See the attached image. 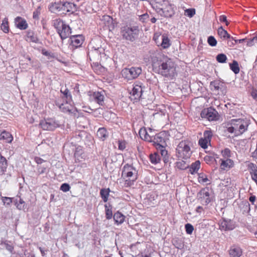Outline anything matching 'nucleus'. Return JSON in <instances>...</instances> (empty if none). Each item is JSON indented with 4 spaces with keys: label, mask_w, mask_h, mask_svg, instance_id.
<instances>
[{
    "label": "nucleus",
    "mask_w": 257,
    "mask_h": 257,
    "mask_svg": "<svg viewBox=\"0 0 257 257\" xmlns=\"http://www.w3.org/2000/svg\"><path fill=\"white\" fill-rule=\"evenodd\" d=\"M176 65L167 56H162V76L169 80L173 79L177 75Z\"/></svg>",
    "instance_id": "nucleus-1"
},
{
    "label": "nucleus",
    "mask_w": 257,
    "mask_h": 257,
    "mask_svg": "<svg viewBox=\"0 0 257 257\" xmlns=\"http://www.w3.org/2000/svg\"><path fill=\"white\" fill-rule=\"evenodd\" d=\"M229 123L231 126L227 127V131L234 133L235 136H238L247 131L250 123L247 119L238 118L231 119Z\"/></svg>",
    "instance_id": "nucleus-2"
},
{
    "label": "nucleus",
    "mask_w": 257,
    "mask_h": 257,
    "mask_svg": "<svg viewBox=\"0 0 257 257\" xmlns=\"http://www.w3.org/2000/svg\"><path fill=\"white\" fill-rule=\"evenodd\" d=\"M121 177L125 179L126 186H131L138 178V171L133 166L126 164L122 168Z\"/></svg>",
    "instance_id": "nucleus-3"
},
{
    "label": "nucleus",
    "mask_w": 257,
    "mask_h": 257,
    "mask_svg": "<svg viewBox=\"0 0 257 257\" xmlns=\"http://www.w3.org/2000/svg\"><path fill=\"white\" fill-rule=\"evenodd\" d=\"M120 32L123 39L133 42L138 37L139 27L126 25L121 28Z\"/></svg>",
    "instance_id": "nucleus-4"
},
{
    "label": "nucleus",
    "mask_w": 257,
    "mask_h": 257,
    "mask_svg": "<svg viewBox=\"0 0 257 257\" xmlns=\"http://www.w3.org/2000/svg\"><path fill=\"white\" fill-rule=\"evenodd\" d=\"M53 26L62 40L68 38L71 33L70 27L60 19L54 20Z\"/></svg>",
    "instance_id": "nucleus-5"
},
{
    "label": "nucleus",
    "mask_w": 257,
    "mask_h": 257,
    "mask_svg": "<svg viewBox=\"0 0 257 257\" xmlns=\"http://www.w3.org/2000/svg\"><path fill=\"white\" fill-rule=\"evenodd\" d=\"M170 135L168 131H162V137H165L164 139V142H162V159L165 164V167L166 168H169L170 164L171 163V160L172 159L170 156V154L168 152V149H166V147L167 146L166 143V140H168Z\"/></svg>",
    "instance_id": "nucleus-6"
},
{
    "label": "nucleus",
    "mask_w": 257,
    "mask_h": 257,
    "mask_svg": "<svg viewBox=\"0 0 257 257\" xmlns=\"http://www.w3.org/2000/svg\"><path fill=\"white\" fill-rule=\"evenodd\" d=\"M87 56L90 61L100 60V61L105 60L107 59V56L105 53V51L102 47L95 48L92 47L89 48Z\"/></svg>",
    "instance_id": "nucleus-7"
},
{
    "label": "nucleus",
    "mask_w": 257,
    "mask_h": 257,
    "mask_svg": "<svg viewBox=\"0 0 257 257\" xmlns=\"http://www.w3.org/2000/svg\"><path fill=\"white\" fill-rule=\"evenodd\" d=\"M198 200L203 205H207L213 200V193L209 187H205L200 190L197 194Z\"/></svg>",
    "instance_id": "nucleus-8"
},
{
    "label": "nucleus",
    "mask_w": 257,
    "mask_h": 257,
    "mask_svg": "<svg viewBox=\"0 0 257 257\" xmlns=\"http://www.w3.org/2000/svg\"><path fill=\"white\" fill-rule=\"evenodd\" d=\"M176 151L178 157L185 160L189 159L192 154L188 142L186 141L180 142L176 148Z\"/></svg>",
    "instance_id": "nucleus-9"
},
{
    "label": "nucleus",
    "mask_w": 257,
    "mask_h": 257,
    "mask_svg": "<svg viewBox=\"0 0 257 257\" xmlns=\"http://www.w3.org/2000/svg\"><path fill=\"white\" fill-rule=\"evenodd\" d=\"M145 86L140 82H136L134 83L133 88L130 92V98L134 102L138 101L144 91Z\"/></svg>",
    "instance_id": "nucleus-10"
},
{
    "label": "nucleus",
    "mask_w": 257,
    "mask_h": 257,
    "mask_svg": "<svg viewBox=\"0 0 257 257\" xmlns=\"http://www.w3.org/2000/svg\"><path fill=\"white\" fill-rule=\"evenodd\" d=\"M142 68L140 67H132L125 68L122 70V75L128 80L137 78L142 73Z\"/></svg>",
    "instance_id": "nucleus-11"
},
{
    "label": "nucleus",
    "mask_w": 257,
    "mask_h": 257,
    "mask_svg": "<svg viewBox=\"0 0 257 257\" xmlns=\"http://www.w3.org/2000/svg\"><path fill=\"white\" fill-rule=\"evenodd\" d=\"M39 125L45 131H52L60 126L58 122L52 118H48L41 120Z\"/></svg>",
    "instance_id": "nucleus-12"
},
{
    "label": "nucleus",
    "mask_w": 257,
    "mask_h": 257,
    "mask_svg": "<svg viewBox=\"0 0 257 257\" xmlns=\"http://www.w3.org/2000/svg\"><path fill=\"white\" fill-rule=\"evenodd\" d=\"M200 115L201 117L206 118L209 121H215L219 117L218 112L212 107L203 109Z\"/></svg>",
    "instance_id": "nucleus-13"
},
{
    "label": "nucleus",
    "mask_w": 257,
    "mask_h": 257,
    "mask_svg": "<svg viewBox=\"0 0 257 257\" xmlns=\"http://www.w3.org/2000/svg\"><path fill=\"white\" fill-rule=\"evenodd\" d=\"M174 8V5L171 4L168 0H162V13L164 17L166 18L172 17L175 13Z\"/></svg>",
    "instance_id": "nucleus-14"
},
{
    "label": "nucleus",
    "mask_w": 257,
    "mask_h": 257,
    "mask_svg": "<svg viewBox=\"0 0 257 257\" xmlns=\"http://www.w3.org/2000/svg\"><path fill=\"white\" fill-rule=\"evenodd\" d=\"M69 48L74 50L80 47L84 42V37L81 35L72 36L69 38Z\"/></svg>",
    "instance_id": "nucleus-15"
},
{
    "label": "nucleus",
    "mask_w": 257,
    "mask_h": 257,
    "mask_svg": "<svg viewBox=\"0 0 257 257\" xmlns=\"http://www.w3.org/2000/svg\"><path fill=\"white\" fill-rule=\"evenodd\" d=\"M219 228L222 230H231L235 228V224L230 219H223L219 223Z\"/></svg>",
    "instance_id": "nucleus-16"
},
{
    "label": "nucleus",
    "mask_w": 257,
    "mask_h": 257,
    "mask_svg": "<svg viewBox=\"0 0 257 257\" xmlns=\"http://www.w3.org/2000/svg\"><path fill=\"white\" fill-rule=\"evenodd\" d=\"M159 59V57H157L155 54L151 56L152 70L154 72L159 74L161 73V61Z\"/></svg>",
    "instance_id": "nucleus-17"
},
{
    "label": "nucleus",
    "mask_w": 257,
    "mask_h": 257,
    "mask_svg": "<svg viewBox=\"0 0 257 257\" xmlns=\"http://www.w3.org/2000/svg\"><path fill=\"white\" fill-rule=\"evenodd\" d=\"M76 11V5L72 3H62V14H66L67 13H73Z\"/></svg>",
    "instance_id": "nucleus-18"
},
{
    "label": "nucleus",
    "mask_w": 257,
    "mask_h": 257,
    "mask_svg": "<svg viewBox=\"0 0 257 257\" xmlns=\"http://www.w3.org/2000/svg\"><path fill=\"white\" fill-rule=\"evenodd\" d=\"M14 22L16 27L21 30H26L28 27L26 20L21 17H17Z\"/></svg>",
    "instance_id": "nucleus-19"
},
{
    "label": "nucleus",
    "mask_w": 257,
    "mask_h": 257,
    "mask_svg": "<svg viewBox=\"0 0 257 257\" xmlns=\"http://www.w3.org/2000/svg\"><path fill=\"white\" fill-rule=\"evenodd\" d=\"M210 87L211 90L215 92L217 94H220V91L223 92L222 89L223 88V83L219 80H214L211 81L210 83ZM223 94V92H222Z\"/></svg>",
    "instance_id": "nucleus-20"
},
{
    "label": "nucleus",
    "mask_w": 257,
    "mask_h": 257,
    "mask_svg": "<svg viewBox=\"0 0 257 257\" xmlns=\"http://www.w3.org/2000/svg\"><path fill=\"white\" fill-rule=\"evenodd\" d=\"M104 92H94L91 95V98L99 105L102 106L104 104Z\"/></svg>",
    "instance_id": "nucleus-21"
},
{
    "label": "nucleus",
    "mask_w": 257,
    "mask_h": 257,
    "mask_svg": "<svg viewBox=\"0 0 257 257\" xmlns=\"http://www.w3.org/2000/svg\"><path fill=\"white\" fill-rule=\"evenodd\" d=\"M49 11L53 13H60L62 14V2L51 3L49 6Z\"/></svg>",
    "instance_id": "nucleus-22"
},
{
    "label": "nucleus",
    "mask_w": 257,
    "mask_h": 257,
    "mask_svg": "<svg viewBox=\"0 0 257 257\" xmlns=\"http://www.w3.org/2000/svg\"><path fill=\"white\" fill-rule=\"evenodd\" d=\"M152 137L150 142L152 143L158 150H161V133L155 134V136Z\"/></svg>",
    "instance_id": "nucleus-23"
},
{
    "label": "nucleus",
    "mask_w": 257,
    "mask_h": 257,
    "mask_svg": "<svg viewBox=\"0 0 257 257\" xmlns=\"http://www.w3.org/2000/svg\"><path fill=\"white\" fill-rule=\"evenodd\" d=\"M172 45L171 37L169 38L168 35L164 34L162 35V48L167 49Z\"/></svg>",
    "instance_id": "nucleus-24"
},
{
    "label": "nucleus",
    "mask_w": 257,
    "mask_h": 257,
    "mask_svg": "<svg viewBox=\"0 0 257 257\" xmlns=\"http://www.w3.org/2000/svg\"><path fill=\"white\" fill-rule=\"evenodd\" d=\"M242 253V249L238 246H232L229 251L230 257H240Z\"/></svg>",
    "instance_id": "nucleus-25"
},
{
    "label": "nucleus",
    "mask_w": 257,
    "mask_h": 257,
    "mask_svg": "<svg viewBox=\"0 0 257 257\" xmlns=\"http://www.w3.org/2000/svg\"><path fill=\"white\" fill-rule=\"evenodd\" d=\"M26 37L27 41H29L35 43H39V39L38 38L37 35H36L34 32L31 30H29L27 32Z\"/></svg>",
    "instance_id": "nucleus-26"
},
{
    "label": "nucleus",
    "mask_w": 257,
    "mask_h": 257,
    "mask_svg": "<svg viewBox=\"0 0 257 257\" xmlns=\"http://www.w3.org/2000/svg\"><path fill=\"white\" fill-rule=\"evenodd\" d=\"M113 219L115 223L117 224H122L125 219V216L123 215L121 212L117 211L113 215Z\"/></svg>",
    "instance_id": "nucleus-27"
},
{
    "label": "nucleus",
    "mask_w": 257,
    "mask_h": 257,
    "mask_svg": "<svg viewBox=\"0 0 257 257\" xmlns=\"http://www.w3.org/2000/svg\"><path fill=\"white\" fill-rule=\"evenodd\" d=\"M0 140L5 141L6 143H10L13 141V137L10 133L4 131L1 134Z\"/></svg>",
    "instance_id": "nucleus-28"
},
{
    "label": "nucleus",
    "mask_w": 257,
    "mask_h": 257,
    "mask_svg": "<svg viewBox=\"0 0 257 257\" xmlns=\"http://www.w3.org/2000/svg\"><path fill=\"white\" fill-rule=\"evenodd\" d=\"M139 135L141 138L142 140H144L146 141H148L150 142L151 138H152V136L149 135V130L147 131L145 129H141L139 131Z\"/></svg>",
    "instance_id": "nucleus-29"
},
{
    "label": "nucleus",
    "mask_w": 257,
    "mask_h": 257,
    "mask_svg": "<svg viewBox=\"0 0 257 257\" xmlns=\"http://www.w3.org/2000/svg\"><path fill=\"white\" fill-rule=\"evenodd\" d=\"M8 167V161L5 157L3 156L0 153V170L3 173H4Z\"/></svg>",
    "instance_id": "nucleus-30"
},
{
    "label": "nucleus",
    "mask_w": 257,
    "mask_h": 257,
    "mask_svg": "<svg viewBox=\"0 0 257 257\" xmlns=\"http://www.w3.org/2000/svg\"><path fill=\"white\" fill-rule=\"evenodd\" d=\"M84 137L88 138V139L91 138V137L84 131L78 132L76 133L75 136L74 137V138L75 139V141L77 142H80L82 140H83V138Z\"/></svg>",
    "instance_id": "nucleus-31"
},
{
    "label": "nucleus",
    "mask_w": 257,
    "mask_h": 257,
    "mask_svg": "<svg viewBox=\"0 0 257 257\" xmlns=\"http://www.w3.org/2000/svg\"><path fill=\"white\" fill-rule=\"evenodd\" d=\"M14 202L17 208L20 210H24L26 208L25 201L20 198L19 199L16 198L14 200Z\"/></svg>",
    "instance_id": "nucleus-32"
},
{
    "label": "nucleus",
    "mask_w": 257,
    "mask_h": 257,
    "mask_svg": "<svg viewBox=\"0 0 257 257\" xmlns=\"http://www.w3.org/2000/svg\"><path fill=\"white\" fill-rule=\"evenodd\" d=\"M218 35L220 38L222 40H225L227 38H230L231 36L227 33V32L223 29L222 26L220 27L217 30Z\"/></svg>",
    "instance_id": "nucleus-33"
},
{
    "label": "nucleus",
    "mask_w": 257,
    "mask_h": 257,
    "mask_svg": "<svg viewBox=\"0 0 257 257\" xmlns=\"http://www.w3.org/2000/svg\"><path fill=\"white\" fill-rule=\"evenodd\" d=\"M109 192V188H102L100 190V195L104 202H106L108 201Z\"/></svg>",
    "instance_id": "nucleus-34"
},
{
    "label": "nucleus",
    "mask_w": 257,
    "mask_h": 257,
    "mask_svg": "<svg viewBox=\"0 0 257 257\" xmlns=\"http://www.w3.org/2000/svg\"><path fill=\"white\" fill-rule=\"evenodd\" d=\"M97 136L99 139L104 140L108 136L107 130L104 127L99 128L97 132Z\"/></svg>",
    "instance_id": "nucleus-35"
},
{
    "label": "nucleus",
    "mask_w": 257,
    "mask_h": 257,
    "mask_svg": "<svg viewBox=\"0 0 257 257\" xmlns=\"http://www.w3.org/2000/svg\"><path fill=\"white\" fill-rule=\"evenodd\" d=\"M200 167V162L199 161H196L193 163L189 168V171L191 174H193L196 173Z\"/></svg>",
    "instance_id": "nucleus-36"
},
{
    "label": "nucleus",
    "mask_w": 257,
    "mask_h": 257,
    "mask_svg": "<svg viewBox=\"0 0 257 257\" xmlns=\"http://www.w3.org/2000/svg\"><path fill=\"white\" fill-rule=\"evenodd\" d=\"M233 165V161L229 159H227L226 160H222L220 168L222 170H225L227 167L229 168L232 167Z\"/></svg>",
    "instance_id": "nucleus-37"
},
{
    "label": "nucleus",
    "mask_w": 257,
    "mask_h": 257,
    "mask_svg": "<svg viewBox=\"0 0 257 257\" xmlns=\"http://www.w3.org/2000/svg\"><path fill=\"white\" fill-rule=\"evenodd\" d=\"M150 159L152 164L156 165L160 162L161 158L158 153H155L150 155Z\"/></svg>",
    "instance_id": "nucleus-38"
},
{
    "label": "nucleus",
    "mask_w": 257,
    "mask_h": 257,
    "mask_svg": "<svg viewBox=\"0 0 257 257\" xmlns=\"http://www.w3.org/2000/svg\"><path fill=\"white\" fill-rule=\"evenodd\" d=\"M60 92L62 94H63V96L67 100V102L72 100V95L69 90L67 88H65L64 89H63V88H61Z\"/></svg>",
    "instance_id": "nucleus-39"
},
{
    "label": "nucleus",
    "mask_w": 257,
    "mask_h": 257,
    "mask_svg": "<svg viewBox=\"0 0 257 257\" xmlns=\"http://www.w3.org/2000/svg\"><path fill=\"white\" fill-rule=\"evenodd\" d=\"M230 69L235 73L237 74L239 72V67L237 62L233 60L232 63L229 64Z\"/></svg>",
    "instance_id": "nucleus-40"
},
{
    "label": "nucleus",
    "mask_w": 257,
    "mask_h": 257,
    "mask_svg": "<svg viewBox=\"0 0 257 257\" xmlns=\"http://www.w3.org/2000/svg\"><path fill=\"white\" fill-rule=\"evenodd\" d=\"M173 244L178 249H182L184 247L183 241L181 239H174L173 240Z\"/></svg>",
    "instance_id": "nucleus-41"
},
{
    "label": "nucleus",
    "mask_w": 257,
    "mask_h": 257,
    "mask_svg": "<svg viewBox=\"0 0 257 257\" xmlns=\"http://www.w3.org/2000/svg\"><path fill=\"white\" fill-rule=\"evenodd\" d=\"M1 29L3 30V31L5 33H7L9 31V24H8V19L5 18L3 21V23L1 25Z\"/></svg>",
    "instance_id": "nucleus-42"
},
{
    "label": "nucleus",
    "mask_w": 257,
    "mask_h": 257,
    "mask_svg": "<svg viewBox=\"0 0 257 257\" xmlns=\"http://www.w3.org/2000/svg\"><path fill=\"white\" fill-rule=\"evenodd\" d=\"M216 59L218 62L220 63H224L226 62L227 58L224 54L220 53L216 56Z\"/></svg>",
    "instance_id": "nucleus-43"
},
{
    "label": "nucleus",
    "mask_w": 257,
    "mask_h": 257,
    "mask_svg": "<svg viewBox=\"0 0 257 257\" xmlns=\"http://www.w3.org/2000/svg\"><path fill=\"white\" fill-rule=\"evenodd\" d=\"M105 216L107 219H110L112 217V213L111 210V207L108 206L107 204L104 205Z\"/></svg>",
    "instance_id": "nucleus-44"
},
{
    "label": "nucleus",
    "mask_w": 257,
    "mask_h": 257,
    "mask_svg": "<svg viewBox=\"0 0 257 257\" xmlns=\"http://www.w3.org/2000/svg\"><path fill=\"white\" fill-rule=\"evenodd\" d=\"M177 167L181 170H185L189 167V165L184 161H180L176 163Z\"/></svg>",
    "instance_id": "nucleus-45"
},
{
    "label": "nucleus",
    "mask_w": 257,
    "mask_h": 257,
    "mask_svg": "<svg viewBox=\"0 0 257 257\" xmlns=\"http://www.w3.org/2000/svg\"><path fill=\"white\" fill-rule=\"evenodd\" d=\"M1 199L4 204L7 205H10L14 201L13 198L8 197L2 196Z\"/></svg>",
    "instance_id": "nucleus-46"
},
{
    "label": "nucleus",
    "mask_w": 257,
    "mask_h": 257,
    "mask_svg": "<svg viewBox=\"0 0 257 257\" xmlns=\"http://www.w3.org/2000/svg\"><path fill=\"white\" fill-rule=\"evenodd\" d=\"M185 229L187 234H191L194 230V227L191 224L187 223L185 225Z\"/></svg>",
    "instance_id": "nucleus-47"
},
{
    "label": "nucleus",
    "mask_w": 257,
    "mask_h": 257,
    "mask_svg": "<svg viewBox=\"0 0 257 257\" xmlns=\"http://www.w3.org/2000/svg\"><path fill=\"white\" fill-rule=\"evenodd\" d=\"M207 42L208 44L211 47H214L217 44V41L215 38L212 36L208 37L207 39Z\"/></svg>",
    "instance_id": "nucleus-48"
},
{
    "label": "nucleus",
    "mask_w": 257,
    "mask_h": 257,
    "mask_svg": "<svg viewBox=\"0 0 257 257\" xmlns=\"http://www.w3.org/2000/svg\"><path fill=\"white\" fill-rule=\"evenodd\" d=\"M212 136V133L211 131H205L203 133V138H202L210 142Z\"/></svg>",
    "instance_id": "nucleus-49"
},
{
    "label": "nucleus",
    "mask_w": 257,
    "mask_h": 257,
    "mask_svg": "<svg viewBox=\"0 0 257 257\" xmlns=\"http://www.w3.org/2000/svg\"><path fill=\"white\" fill-rule=\"evenodd\" d=\"M198 181L201 183H206L209 181L207 175L203 174H200L198 177Z\"/></svg>",
    "instance_id": "nucleus-50"
},
{
    "label": "nucleus",
    "mask_w": 257,
    "mask_h": 257,
    "mask_svg": "<svg viewBox=\"0 0 257 257\" xmlns=\"http://www.w3.org/2000/svg\"><path fill=\"white\" fill-rule=\"evenodd\" d=\"M256 42L257 36H254L251 39H247V40L245 41V42L246 43V45L249 47L253 46Z\"/></svg>",
    "instance_id": "nucleus-51"
},
{
    "label": "nucleus",
    "mask_w": 257,
    "mask_h": 257,
    "mask_svg": "<svg viewBox=\"0 0 257 257\" xmlns=\"http://www.w3.org/2000/svg\"><path fill=\"white\" fill-rule=\"evenodd\" d=\"M92 67L94 70L96 71L97 73H98V71H99L100 72H102L104 70V68L97 63H94L93 65H92Z\"/></svg>",
    "instance_id": "nucleus-52"
},
{
    "label": "nucleus",
    "mask_w": 257,
    "mask_h": 257,
    "mask_svg": "<svg viewBox=\"0 0 257 257\" xmlns=\"http://www.w3.org/2000/svg\"><path fill=\"white\" fill-rule=\"evenodd\" d=\"M208 141L203 139L202 138L199 140V145L203 149L207 148V144L209 143Z\"/></svg>",
    "instance_id": "nucleus-53"
},
{
    "label": "nucleus",
    "mask_w": 257,
    "mask_h": 257,
    "mask_svg": "<svg viewBox=\"0 0 257 257\" xmlns=\"http://www.w3.org/2000/svg\"><path fill=\"white\" fill-rule=\"evenodd\" d=\"M149 15L147 14H144L139 16V20L143 23H146L149 20Z\"/></svg>",
    "instance_id": "nucleus-54"
},
{
    "label": "nucleus",
    "mask_w": 257,
    "mask_h": 257,
    "mask_svg": "<svg viewBox=\"0 0 257 257\" xmlns=\"http://www.w3.org/2000/svg\"><path fill=\"white\" fill-rule=\"evenodd\" d=\"M248 169L250 171V174L254 173L257 170V166L252 163H250L247 166Z\"/></svg>",
    "instance_id": "nucleus-55"
},
{
    "label": "nucleus",
    "mask_w": 257,
    "mask_h": 257,
    "mask_svg": "<svg viewBox=\"0 0 257 257\" xmlns=\"http://www.w3.org/2000/svg\"><path fill=\"white\" fill-rule=\"evenodd\" d=\"M222 156L224 158L228 159L230 157V150L228 148H225L222 152Z\"/></svg>",
    "instance_id": "nucleus-56"
},
{
    "label": "nucleus",
    "mask_w": 257,
    "mask_h": 257,
    "mask_svg": "<svg viewBox=\"0 0 257 257\" xmlns=\"http://www.w3.org/2000/svg\"><path fill=\"white\" fill-rule=\"evenodd\" d=\"M70 189L69 185L67 183H63L60 186V190L64 192H67Z\"/></svg>",
    "instance_id": "nucleus-57"
},
{
    "label": "nucleus",
    "mask_w": 257,
    "mask_h": 257,
    "mask_svg": "<svg viewBox=\"0 0 257 257\" xmlns=\"http://www.w3.org/2000/svg\"><path fill=\"white\" fill-rule=\"evenodd\" d=\"M160 36V34L159 33H155L154 34V36L153 37V40L155 42L156 44L158 45V46H160L161 45V43L159 42V37Z\"/></svg>",
    "instance_id": "nucleus-58"
},
{
    "label": "nucleus",
    "mask_w": 257,
    "mask_h": 257,
    "mask_svg": "<svg viewBox=\"0 0 257 257\" xmlns=\"http://www.w3.org/2000/svg\"><path fill=\"white\" fill-rule=\"evenodd\" d=\"M6 248L10 252H12L14 249V247L12 245L8 243L7 241L4 242Z\"/></svg>",
    "instance_id": "nucleus-59"
},
{
    "label": "nucleus",
    "mask_w": 257,
    "mask_h": 257,
    "mask_svg": "<svg viewBox=\"0 0 257 257\" xmlns=\"http://www.w3.org/2000/svg\"><path fill=\"white\" fill-rule=\"evenodd\" d=\"M42 54L48 57V58H54L55 57V55H54V54L52 53H51L50 52H48L45 50H42Z\"/></svg>",
    "instance_id": "nucleus-60"
},
{
    "label": "nucleus",
    "mask_w": 257,
    "mask_h": 257,
    "mask_svg": "<svg viewBox=\"0 0 257 257\" xmlns=\"http://www.w3.org/2000/svg\"><path fill=\"white\" fill-rule=\"evenodd\" d=\"M125 142L124 141H118V149L123 151L125 148Z\"/></svg>",
    "instance_id": "nucleus-61"
},
{
    "label": "nucleus",
    "mask_w": 257,
    "mask_h": 257,
    "mask_svg": "<svg viewBox=\"0 0 257 257\" xmlns=\"http://www.w3.org/2000/svg\"><path fill=\"white\" fill-rule=\"evenodd\" d=\"M186 12L187 15L190 17H192L195 14V11L193 9H187Z\"/></svg>",
    "instance_id": "nucleus-62"
},
{
    "label": "nucleus",
    "mask_w": 257,
    "mask_h": 257,
    "mask_svg": "<svg viewBox=\"0 0 257 257\" xmlns=\"http://www.w3.org/2000/svg\"><path fill=\"white\" fill-rule=\"evenodd\" d=\"M219 21L221 22H225L226 26L229 25V22L227 20V18L225 15H221L219 17Z\"/></svg>",
    "instance_id": "nucleus-63"
},
{
    "label": "nucleus",
    "mask_w": 257,
    "mask_h": 257,
    "mask_svg": "<svg viewBox=\"0 0 257 257\" xmlns=\"http://www.w3.org/2000/svg\"><path fill=\"white\" fill-rule=\"evenodd\" d=\"M251 96L252 97L257 101V90L256 89H253L251 92Z\"/></svg>",
    "instance_id": "nucleus-64"
}]
</instances>
